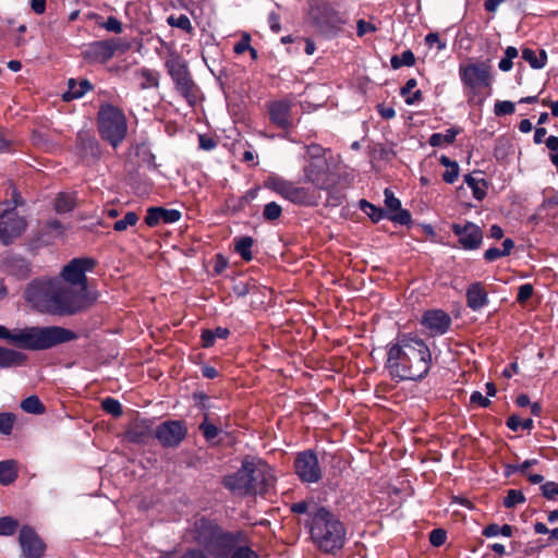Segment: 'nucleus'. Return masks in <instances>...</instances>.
<instances>
[{
    "label": "nucleus",
    "instance_id": "obj_1",
    "mask_svg": "<svg viewBox=\"0 0 558 558\" xmlns=\"http://www.w3.org/2000/svg\"><path fill=\"white\" fill-rule=\"evenodd\" d=\"M433 363L428 344L412 332L400 333L387 344L385 368L392 379L421 380Z\"/></svg>",
    "mask_w": 558,
    "mask_h": 558
},
{
    "label": "nucleus",
    "instance_id": "obj_2",
    "mask_svg": "<svg viewBox=\"0 0 558 558\" xmlns=\"http://www.w3.org/2000/svg\"><path fill=\"white\" fill-rule=\"evenodd\" d=\"M23 298L32 310L43 315L68 317L87 310L75 293L65 287L64 280L56 276L31 280L24 288Z\"/></svg>",
    "mask_w": 558,
    "mask_h": 558
},
{
    "label": "nucleus",
    "instance_id": "obj_3",
    "mask_svg": "<svg viewBox=\"0 0 558 558\" xmlns=\"http://www.w3.org/2000/svg\"><path fill=\"white\" fill-rule=\"evenodd\" d=\"M77 338L76 332L61 326L25 327L11 331L0 325V339H5L10 343L26 350H48L74 341Z\"/></svg>",
    "mask_w": 558,
    "mask_h": 558
},
{
    "label": "nucleus",
    "instance_id": "obj_4",
    "mask_svg": "<svg viewBox=\"0 0 558 558\" xmlns=\"http://www.w3.org/2000/svg\"><path fill=\"white\" fill-rule=\"evenodd\" d=\"M186 538L203 546L207 558H229L233 547L243 538V532H225L215 522L201 518L195 520Z\"/></svg>",
    "mask_w": 558,
    "mask_h": 558
},
{
    "label": "nucleus",
    "instance_id": "obj_5",
    "mask_svg": "<svg viewBox=\"0 0 558 558\" xmlns=\"http://www.w3.org/2000/svg\"><path fill=\"white\" fill-rule=\"evenodd\" d=\"M313 543L325 553L342 548L345 542V527L338 517L322 507L310 513L307 523Z\"/></svg>",
    "mask_w": 558,
    "mask_h": 558
},
{
    "label": "nucleus",
    "instance_id": "obj_6",
    "mask_svg": "<svg viewBox=\"0 0 558 558\" xmlns=\"http://www.w3.org/2000/svg\"><path fill=\"white\" fill-rule=\"evenodd\" d=\"M459 77L469 101L483 102L485 89L492 86V66L486 61L468 62L459 65Z\"/></svg>",
    "mask_w": 558,
    "mask_h": 558
},
{
    "label": "nucleus",
    "instance_id": "obj_7",
    "mask_svg": "<svg viewBox=\"0 0 558 558\" xmlns=\"http://www.w3.org/2000/svg\"><path fill=\"white\" fill-rule=\"evenodd\" d=\"M96 262L93 258H73L61 269L56 276L58 279L64 280L65 287L74 292L77 299L88 308L93 304V300L87 291L86 272L92 270Z\"/></svg>",
    "mask_w": 558,
    "mask_h": 558
},
{
    "label": "nucleus",
    "instance_id": "obj_8",
    "mask_svg": "<svg viewBox=\"0 0 558 558\" xmlns=\"http://www.w3.org/2000/svg\"><path fill=\"white\" fill-rule=\"evenodd\" d=\"M98 129L102 138L117 147L128 130L123 112L111 105H102L98 112Z\"/></svg>",
    "mask_w": 558,
    "mask_h": 558
},
{
    "label": "nucleus",
    "instance_id": "obj_9",
    "mask_svg": "<svg viewBox=\"0 0 558 558\" xmlns=\"http://www.w3.org/2000/svg\"><path fill=\"white\" fill-rule=\"evenodd\" d=\"M26 226L25 218L14 211L11 203H0V241L2 244L9 245L20 238Z\"/></svg>",
    "mask_w": 558,
    "mask_h": 558
},
{
    "label": "nucleus",
    "instance_id": "obj_10",
    "mask_svg": "<svg viewBox=\"0 0 558 558\" xmlns=\"http://www.w3.org/2000/svg\"><path fill=\"white\" fill-rule=\"evenodd\" d=\"M251 495H265L274 487L276 477L270 465L258 458L247 457Z\"/></svg>",
    "mask_w": 558,
    "mask_h": 558
},
{
    "label": "nucleus",
    "instance_id": "obj_11",
    "mask_svg": "<svg viewBox=\"0 0 558 558\" xmlns=\"http://www.w3.org/2000/svg\"><path fill=\"white\" fill-rule=\"evenodd\" d=\"M168 68L177 89L192 105L196 99L195 84L190 76L186 65L180 60H172L168 63Z\"/></svg>",
    "mask_w": 558,
    "mask_h": 558
},
{
    "label": "nucleus",
    "instance_id": "obj_12",
    "mask_svg": "<svg viewBox=\"0 0 558 558\" xmlns=\"http://www.w3.org/2000/svg\"><path fill=\"white\" fill-rule=\"evenodd\" d=\"M294 469L299 478L304 483H317L322 478L317 456L311 450L298 454Z\"/></svg>",
    "mask_w": 558,
    "mask_h": 558
},
{
    "label": "nucleus",
    "instance_id": "obj_13",
    "mask_svg": "<svg viewBox=\"0 0 558 558\" xmlns=\"http://www.w3.org/2000/svg\"><path fill=\"white\" fill-rule=\"evenodd\" d=\"M303 180L315 189L327 190L331 186L329 165L326 159L308 160L303 167Z\"/></svg>",
    "mask_w": 558,
    "mask_h": 558
},
{
    "label": "nucleus",
    "instance_id": "obj_14",
    "mask_svg": "<svg viewBox=\"0 0 558 558\" xmlns=\"http://www.w3.org/2000/svg\"><path fill=\"white\" fill-rule=\"evenodd\" d=\"M119 45L116 39L94 41L86 46L82 54L89 62L104 63L118 52Z\"/></svg>",
    "mask_w": 558,
    "mask_h": 558
},
{
    "label": "nucleus",
    "instance_id": "obj_15",
    "mask_svg": "<svg viewBox=\"0 0 558 558\" xmlns=\"http://www.w3.org/2000/svg\"><path fill=\"white\" fill-rule=\"evenodd\" d=\"M248 472H253V470L248 468L247 458H245L236 472L223 477L225 487L239 496L251 495Z\"/></svg>",
    "mask_w": 558,
    "mask_h": 558
},
{
    "label": "nucleus",
    "instance_id": "obj_16",
    "mask_svg": "<svg viewBox=\"0 0 558 558\" xmlns=\"http://www.w3.org/2000/svg\"><path fill=\"white\" fill-rule=\"evenodd\" d=\"M451 230L458 236L459 243L464 250H476L480 247L483 232L477 225L473 222L453 223Z\"/></svg>",
    "mask_w": 558,
    "mask_h": 558
},
{
    "label": "nucleus",
    "instance_id": "obj_17",
    "mask_svg": "<svg viewBox=\"0 0 558 558\" xmlns=\"http://www.w3.org/2000/svg\"><path fill=\"white\" fill-rule=\"evenodd\" d=\"M185 435L186 428L178 421L165 422L156 429V436L165 447L178 446L184 439Z\"/></svg>",
    "mask_w": 558,
    "mask_h": 558
},
{
    "label": "nucleus",
    "instance_id": "obj_18",
    "mask_svg": "<svg viewBox=\"0 0 558 558\" xmlns=\"http://www.w3.org/2000/svg\"><path fill=\"white\" fill-rule=\"evenodd\" d=\"M422 325L433 337L441 336L448 331L451 325L450 316L441 310H432L423 314Z\"/></svg>",
    "mask_w": 558,
    "mask_h": 558
},
{
    "label": "nucleus",
    "instance_id": "obj_19",
    "mask_svg": "<svg viewBox=\"0 0 558 558\" xmlns=\"http://www.w3.org/2000/svg\"><path fill=\"white\" fill-rule=\"evenodd\" d=\"M19 538L25 558H40L43 556L45 545L32 527L23 526Z\"/></svg>",
    "mask_w": 558,
    "mask_h": 558
},
{
    "label": "nucleus",
    "instance_id": "obj_20",
    "mask_svg": "<svg viewBox=\"0 0 558 558\" xmlns=\"http://www.w3.org/2000/svg\"><path fill=\"white\" fill-rule=\"evenodd\" d=\"M2 271L17 280H25L32 274V266L27 259L17 255H9L1 263Z\"/></svg>",
    "mask_w": 558,
    "mask_h": 558
},
{
    "label": "nucleus",
    "instance_id": "obj_21",
    "mask_svg": "<svg viewBox=\"0 0 558 558\" xmlns=\"http://www.w3.org/2000/svg\"><path fill=\"white\" fill-rule=\"evenodd\" d=\"M270 121L281 129L292 125L291 102L288 100L274 101L268 107Z\"/></svg>",
    "mask_w": 558,
    "mask_h": 558
},
{
    "label": "nucleus",
    "instance_id": "obj_22",
    "mask_svg": "<svg viewBox=\"0 0 558 558\" xmlns=\"http://www.w3.org/2000/svg\"><path fill=\"white\" fill-rule=\"evenodd\" d=\"M181 218V213L177 209H167L162 207H150L147 209L145 222L149 227H156L161 223H174Z\"/></svg>",
    "mask_w": 558,
    "mask_h": 558
},
{
    "label": "nucleus",
    "instance_id": "obj_23",
    "mask_svg": "<svg viewBox=\"0 0 558 558\" xmlns=\"http://www.w3.org/2000/svg\"><path fill=\"white\" fill-rule=\"evenodd\" d=\"M384 196L387 209L393 213V215L389 216V219L400 225H409L411 222V215L408 210L401 208L399 198L389 189L384 191Z\"/></svg>",
    "mask_w": 558,
    "mask_h": 558
},
{
    "label": "nucleus",
    "instance_id": "obj_24",
    "mask_svg": "<svg viewBox=\"0 0 558 558\" xmlns=\"http://www.w3.org/2000/svg\"><path fill=\"white\" fill-rule=\"evenodd\" d=\"M466 303L472 311H478L487 305L488 295L482 283L474 282L466 290Z\"/></svg>",
    "mask_w": 558,
    "mask_h": 558
},
{
    "label": "nucleus",
    "instance_id": "obj_25",
    "mask_svg": "<svg viewBox=\"0 0 558 558\" xmlns=\"http://www.w3.org/2000/svg\"><path fill=\"white\" fill-rule=\"evenodd\" d=\"M264 186L272 192L277 193L284 199L290 195L292 189L295 186V183L278 174H270L264 181Z\"/></svg>",
    "mask_w": 558,
    "mask_h": 558
},
{
    "label": "nucleus",
    "instance_id": "obj_26",
    "mask_svg": "<svg viewBox=\"0 0 558 558\" xmlns=\"http://www.w3.org/2000/svg\"><path fill=\"white\" fill-rule=\"evenodd\" d=\"M287 201L298 205L311 206L316 204L317 197L310 189L295 184L290 195L287 197Z\"/></svg>",
    "mask_w": 558,
    "mask_h": 558
},
{
    "label": "nucleus",
    "instance_id": "obj_27",
    "mask_svg": "<svg viewBox=\"0 0 558 558\" xmlns=\"http://www.w3.org/2000/svg\"><path fill=\"white\" fill-rule=\"evenodd\" d=\"M89 89H92V84L87 80L76 82L74 78H70L68 82V90L63 94V100L70 101L80 98Z\"/></svg>",
    "mask_w": 558,
    "mask_h": 558
},
{
    "label": "nucleus",
    "instance_id": "obj_28",
    "mask_svg": "<svg viewBox=\"0 0 558 558\" xmlns=\"http://www.w3.org/2000/svg\"><path fill=\"white\" fill-rule=\"evenodd\" d=\"M25 355L21 352L0 347V368H8L23 364Z\"/></svg>",
    "mask_w": 558,
    "mask_h": 558
},
{
    "label": "nucleus",
    "instance_id": "obj_29",
    "mask_svg": "<svg viewBox=\"0 0 558 558\" xmlns=\"http://www.w3.org/2000/svg\"><path fill=\"white\" fill-rule=\"evenodd\" d=\"M522 58L526 61L533 69H542L545 66L547 61V54L544 50L536 52L533 49L524 48L522 50Z\"/></svg>",
    "mask_w": 558,
    "mask_h": 558
},
{
    "label": "nucleus",
    "instance_id": "obj_30",
    "mask_svg": "<svg viewBox=\"0 0 558 558\" xmlns=\"http://www.w3.org/2000/svg\"><path fill=\"white\" fill-rule=\"evenodd\" d=\"M229 558H260L259 555L247 545L246 535L243 533V538L236 543L231 550Z\"/></svg>",
    "mask_w": 558,
    "mask_h": 558
},
{
    "label": "nucleus",
    "instance_id": "obj_31",
    "mask_svg": "<svg viewBox=\"0 0 558 558\" xmlns=\"http://www.w3.org/2000/svg\"><path fill=\"white\" fill-rule=\"evenodd\" d=\"M17 477L15 462L13 460H4L0 462V483L3 485L11 484Z\"/></svg>",
    "mask_w": 558,
    "mask_h": 558
},
{
    "label": "nucleus",
    "instance_id": "obj_32",
    "mask_svg": "<svg viewBox=\"0 0 558 558\" xmlns=\"http://www.w3.org/2000/svg\"><path fill=\"white\" fill-rule=\"evenodd\" d=\"M459 130L451 128L446 130L445 133H434L430 135L428 143L433 147L441 146L442 144H451L454 142Z\"/></svg>",
    "mask_w": 558,
    "mask_h": 558
},
{
    "label": "nucleus",
    "instance_id": "obj_33",
    "mask_svg": "<svg viewBox=\"0 0 558 558\" xmlns=\"http://www.w3.org/2000/svg\"><path fill=\"white\" fill-rule=\"evenodd\" d=\"M464 182L472 190L473 196L477 201H482L486 195V182L483 179L474 178L472 174H468L464 178Z\"/></svg>",
    "mask_w": 558,
    "mask_h": 558
},
{
    "label": "nucleus",
    "instance_id": "obj_34",
    "mask_svg": "<svg viewBox=\"0 0 558 558\" xmlns=\"http://www.w3.org/2000/svg\"><path fill=\"white\" fill-rule=\"evenodd\" d=\"M229 336V329L217 327L215 330H204L202 341L205 348L214 345L216 339H226Z\"/></svg>",
    "mask_w": 558,
    "mask_h": 558
},
{
    "label": "nucleus",
    "instance_id": "obj_35",
    "mask_svg": "<svg viewBox=\"0 0 558 558\" xmlns=\"http://www.w3.org/2000/svg\"><path fill=\"white\" fill-rule=\"evenodd\" d=\"M75 206V195L73 193H60L56 198L54 208L57 213H69Z\"/></svg>",
    "mask_w": 558,
    "mask_h": 558
},
{
    "label": "nucleus",
    "instance_id": "obj_36",
    "mask_svg": "<svg viewBox=\"0 0 558 558\" xmlns=\"http://www.w3.org/2000/svg\"><path fill=\"white\" fill-rule=\"evenodd\" d=\"M21 409L31 414H43L45 405L41 403L37 396H31L21 402Z\"/></svg>",
    "mask_w": 558,
    "mask_h": 558
},
{
    "label": "nucleus",
    "instance_id": "obj_37",
    "mask_svg": "<svg viewBox=\"0 0 558 558\" xmlns=\"http://www.w3.org/2000/svg\"><path fill=\"white\" fill-rule=\"evenodd\" d=\"M415 63V57L411 50H404L400 56H392L390 64L393 69H400L401 66H412Z\"/></svg>",
    "mask_w": 558,
    "mask_h": 558
},
{
    "label": "nucleus",
    "instance_id": "obj_38",
    "mask_svg": "<svg viewBox=\"0 0 558 558\" xmlns=\"http://www.w3.org/2000/svg\"><path fill=\"white\" fill-rule=\"evenodd\" d=\"M483 535L486 537H496L498 535L510 537L512 535V526L509 524L499 526L498 524L493 523L483 530Z\"/></svg>",
    "mask_w": 558,
    "mask_h": 558
},
{
    "label": "nucleus",
    "instance_id": "obj_39",
    "mask_svg": "<svg viewBox=\"0 0 558 558\" xmlns=\"http://www.w3.org/2000/svg\"><path fill=\"white\" fill-rule=\"evenodd\" d=\"M253 240L250 236H243L235 240V251L241 255L244 260L252 259Z\"/></svg>",
    "mask_w": 558,
    "mask_h": 558
},
{
    "label": "nucleus",
    "instance_id": "obj_40",
    "mask_svg": "<svg viewBox=\"0 0 558 558\" xmlns=\"http://www.w3.org/2000/svg\"><path fill=\"white\" fill-rule=\"evenodd\" d=\"M167 22L170 26L180 28L186 33H191L193 31L191 21L185 14L170 15L167 19Z\"/></svg>",
    "mask_w": 558,
    "mask_h": 558
},
{
    "label": "nucleus",
    "instance_id": "obj_41",
    "mask_svg": "<svg viewBox=\"0 0 558 558\" xmlns=\"http://www.w3.org/2000/svg\"><path fill=\"white\" fill-rule=\"evenodd\" d=\"M360 208L374 221L378 222L384 218V210L369 202L362 199L360 202Z\"/></svg>",
    "mask_w": 558,
    "mask_h": 558
},
{
    "label": "nucleus",
    "instance_id": "obj_42",
    "mask_svg": "<svg viewBox=\"0 0 558 558\" xmlns=\"http://www.w3.org/2000/svg\"><path fill=\"white\" fill-rule=\"evenodd\" d=\"M138 221V217L136 215V213L134 211H129L125 214V216L120 219V220H117L113 225V229L116 231H124L128 229V227L130 226H135L136 222Z\"/></svg>",
    "mask_w": 558,
    "mask_h": 558
},
{
    "label": "nucleus",
    "instance_id": "obj_43",
    "mask_svg": "<svg viewBox=\"0 0 558 558\" xmlns=\"http://www.w3.org/2000/svg\"><path fill=\"white\" fill-rule=\"evenodd\" d=\"M159 83V73L154 70H142V88L157 87Z\"/></svg>",
    "mask_w": 558,
    "mask_h": 558
},
{
    "label": "nucleus",
    "instance_id": "obj_44",
    "mask_svg": "<svg viewBox=\"0 0 558 558\" xmlns=\"http://www.w3.org/2000/svg\"><path fill=\"white\" fill-rule=\"evenodd\" d=\"M518 57V50L514 47H507L505 50V57L499 61V69L504 72H508L512 68V60Z\"/></svg>",
    "mask_w": 558,
    "mask_h": 558
},
{
    "label": "nucleus",
    "instance_id": "obj_45",
    "mask_svg": "<svg viewBox=\"0 0 558 558\" xmlns=\"http://www.w3.org/2000/svg\"><path fill=\"white\" fill-rule=\"evenodd\" d=\"M524 501L525 497L521 490L510 489L504 499V506L506 508H513L518 504H523Z\"/></svg>",
    "mask_w": 558,
    "mask_h": 558
},
{
    "label": "nucleus",
    "instance_id": "obj_46",
    "mask_svg": "<svg viewBox=\"0 0 558 558\" xmlns=\"http://www.w3.org/2000/svg\"><path fill=\"white\" fill-rule=\"evenodd\" d=\"M101 407H102L104 411H106L107 413H109L116 417H118L122 414L121 403L113 398L104 399L101 402Z\"/></svg>",
    "mask_w": 558,
    "mask_h": 558
},
{
    "label": "nucleus",
    "instance_id": "obj_47",
    "mask_svg": "<svg viewBox=\"0 0 558 558\" xmlns=\"http://www.w3.org/2000/svg\"><path fill=\"white\" fill-rule=\"evenodd\" d=\"M19 526V522L11 517L0 519V535H12Z\"/></svg>",
    "mask_w": 558,
    "mask_h": 558
},
{
    "label": "nucleus",
    "instance_id": "obj_48",
    "mask_svg": "<svg viewBox=\"0 0 558 558\" xmlns=\"http://www.w3.org/2000/svg\"><path fill=\"white\" fill-rule=\"evenodd\" d=\"M15 422V415L12 413H0V433L10 435Z\"/></svg>",
    "mask_w": 558,
    "mask_h": 558
},
{
    "label": "nucleus",
    "instance_id": "obj_49",
    "mask_svg": "<svg viewBox=\"0 0 558 558\" xmlns=\"http://www.w3.org/2000/svg\"><path fill=\"white\" fill-rule=\"evenodd\" d=\"M515 110V106L512 101L509 100H499L494 106V113L497 117L512 114Z\"/></svg>",
    "mask_w": 558,
    "mask_h": 558
},
{
    "label": "nucleus",
    "instance_id": "obj_50",
    "mask_svg": "<svg viewBox=\"0 0 558 558\" xmlns=\"http://www.w3.org/2000/svg\"><path fill=\"white\" fill-rule=\"evenodd\" d=\"M281 213V206L276 202H270L266 204L263 215L267 220H276L280 217Z\"/></svg>",
    "mask_w": 558,
    "mask_h": 558
},
{
    "label": "nucleus",
    "instance_id": "obj_51",
    "mask_svg": "<svg viewBox=\"0 0 558 558\" xmlns=\"http://www.w3.org/2000/svg\"><path fill=\"white\" fill-rule=\"evenodd\" d=\"M546 146L550 150V160L558 167V137L550 135L546 140Z\"/></svg>",
    "mask_w": 558,
    "mask_h": 558
},
{
    "label": "nucleus",
    "instance_id": "obj_52",
    "mask_svg": "<svg viewBox=\"0 0 558 558\" xmlns=\"http://www.w3.org/2000/svg\"><path fill=\"white\" fill-rule=\"evenodd\" d=\"M199 428L207 440H214L218 436V428L209 423L207 418L199 425Z\"/></svg>",
    "mask_w": 558,
    "mask_h": 558
},
{
    "label": "nucleus",
    "instance_id": "obj_53",
    "mask_svg": "<svg viewBox=\"0 0 558 558\" xmlns=\"http://www.w3.org/2000/svg\"><path fill=\"white\" fill-rule=\"evenodd\" d=\"M123 440L129 444H140V432L137 430V424L134 422L124 433Z\"/></svg>",
    "mask_w": 558,
    "mask_h": 558
},
{
    "label": "nucleus",
    "instance_id": "obj_54",
    "mask_svg": "<svg viewBox=\"0 0 558 558\" xmlns=\"http://www.w3.org/2000/svg\"><path fill=\"white\" fill-rule=\"evenodd\" d=\"M425 43L429 47L436 46L438 51L446 49V41L441 40L437 33H429L425 36Z\"/></svg>",
    "mask_w": 558,
    "mask_h": 558
},
{
    "label": "nucleus",
    "instance_id": "obj_55",
    "mask_svg": "<svg viewBox=\"0 0 558 558\" xmlns=\"http://www.w3.org/2000/svg\"><path fill=\"white\" fill-rule=\"evenodd\" d=\"M446 538H447V534L441 529H435L429 534V542L432 545H434L436 547L441 546L446 542Z\"/></svg>",
    "mask_w": 558,
    "mask_h": 558
},
{
    "label": "nucleus",
    "instance_id": "obj_56",
    "mask_svg": "<svg viewBox=\"0 0 558 558\" xmlns=\"http://www.w3.org/2000/svg\"><path fill=\"white\" fill-rule=\"evenodd\" d=\"M248 49H251V36L247 33H244L242 38L234 45L233 51L236 54H241Z\"/></svg>",
    "mask_w": 558,
    "mask_h": 558
},
{
    "label": "nucleus",
    "instance_id": "obj_57",
    "mask_svg": "<svg viewBox=\"0 0 558 558\" xmlns=\"http://www.w3.org/2000/svg\"><path fill=\"white\" fill-rule=\"evenodd\" d=\"M543 496L547 499H554L558 495V484L555 482H547L541 487Z\"/></svg>",
    "mask_w": 558,
    "mask_h": 558
},
{
    "label": "nucleus",
    "instance_id": "obj_58",
    "mask_svg": "<svg viewBox=\"0 0 558 558\" xmlns=\"http://www.w3.org/2000/svg\"><path fill=\"white\" fill-rule=\"evenodd\" d=\"M533 287L530 283H525L519 287L517 300L520 303L527 301L533 295Z\"/></svg>",
    "mask_w": 558,
    "mask_h": 558
},
{
    "label": "nucleus",
    "instance_id": "obj_59",
    "mask_svg": "<svg viewBox=\"0 0 558 558\" xmlns=\"http://www.w3.org/2000/svg\"><path fill=\"white\" fill-rule=\"evenodd\" d=\"M307 155L310 156V160L316 159H326L324 157L325 149L316 144L308 145L306 147Z\"/></svg>",
    "mask_w": 558,
    "mask_h": 558
},
{
    "label": "nucleus",
    "instance_id": "obj_60",
    "mask_svg": "<svg viewBox=\"0 0 558 558\" xmlns=\"http://www.w3.org/2000/svg\"><path fill=\"white\" fill-rule=\"evenodd\" d=\"M101 26L108 32H112L116 34H120L122 32V25L120 21H118L113 16L108 17V20L105 23H102Z\"/></svg>",
    "mask_w": 558,
    "mask_h": 558
},
{
    "label": "nucleus",
    "instance_id": "obj_61",
    "mask_svg": "<svg viewBox=\"0 0 558 558\" xmlns=\"http://www.w3.org/2000/svg\"><path fill=\"white\" fill-rule=\"evenodd\" d=\"M459 177V165H454L450 168H447L442 174V179L446 183L452 184Z\"/></svg>",
    "mask_w": 558,
    "mask_h": 558
},
{
    "label": "nucleus",
    "instance_id": "obj_62",
    "mask_svg": "<svg viewBox=\"0 0 558 558\" xmlns=\"http://www.w3.org/2000/svg\"><path fill=\"white\" fill-rule=\"evenodd\" d=\"M470 401L471 403L477 404L482 408H486L490 403L489 399L484 397L480 391H474L470 397Z\"/></svg>",
    "mask_w": 558,
    "mask_h": 558
},
{
    "label": "nucleus",
    "instance_id": "obj_63",
    "mask_svg": "<svg viewBox=\"0 0 558 558\" xmlns=\"http://www.w3.org/2000/svg\"><path fill=\"white\" fill-rule=\"evenodd\" d=\"M268 24L274 33H279L281 31L280 16L277 13L270 12L268 14Z\"/></svg>",
    "mask_w": 558,
    "mask_h": 558
},
{
    "label": "nucleus",
    "instance_id": "obj_64",
    "mask_svg": "<svg viewBox=\"0 0 558 558\" xmlns=\"http://www.w3.org/2000/svg\"><path fill=\"white\" fill-rule=\"evenodd\" d=\"M504 256H505V254L502 253V251L497 247H490V248L486 250V252H485V259L487 262H494Z\"/></svg>",
    "mask_w": 558,
    "mask_h": 558
}]
</instances>
